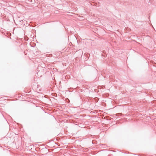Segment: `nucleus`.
Instances as JSON below:
<instances>
[{"instance_id": "1", "label": "nucleus", "mask_w": 156, "mask_h": 156, "mask_svg": "<svg viewBox=\"0 0 156 156\" xmlns=\"http://www.w3.org/2000/svg\"><path fill=\"white\" fill-rule=\"evenodd\" d=\"M27 0L30 2H32V0Z\"/></svg>"}, {"instance_id": "2", "label": "nucleus", "mask_w": 156, "mask_h": 156, "mask_svg": "<svg viewBox=\"0 0 156 156\" xmlns=\"http://www.w3.org/2000/svg\"><path fill=\"white\" fill-rule=\"evenodd\" d=\"M108 120H110L109 119L110 118H109L108 116Z\"/></svg>"}]
</instances>
